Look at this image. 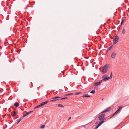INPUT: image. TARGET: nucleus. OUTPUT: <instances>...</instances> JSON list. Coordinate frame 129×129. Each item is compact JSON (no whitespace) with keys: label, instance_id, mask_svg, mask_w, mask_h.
Instances as JSON below:
<instances>
[{"label":"nucleus","instance_id":"nucleus-1","mask_svg":"<svg viewBox=\"0 0 129 129\" xmlns=\"http://www.w3.org/2000/svg\"><path fill=\"white\" fill-rule=\"evenodd\" d=\"M104 113L101 114L98 116L99 120L100 121H101L100 122L95 128V129H97L101 124L103 122H104V120L105 119Z\"/></svg>","mask_w":129,"mask_h":129},{"label":"nucleus","instance_id":"nucleus-2","mask_svg":"<svg viewBox=\"0 0 129 129\" xmlns=\"http://www.w3.org/2000/svg\"><path fill=\"white\" fill-rule=\"evenodd\" d=\"M108 65H105L103 67L102 71V74H105L107 72L108 70Z\"/></svg>","mask_w":129,"mask_h":129},{"label":"nucleus","instance_id":"nucleus-3","mask_svg":"<svg viewBox=\"0 0 129 129\" xmlns=\"http://www.w3.org/2000/svg\"><path fill=\"white\" fill-rule=\"evenodd\" d=\"M119 40V37L118 36L116 35L115 37L114 38L113 41V44H115Z\"/></svg>","mask_w":129,"mask_h":129},{"label":"nucleus","instance_id":"nucleus-4","mask_svg":"<svg viewBox=\"0 0 129 129\" xmlns=\"http://www.w3.org/2000/svg\"><path fill=\"white\" fill-rule=\"evenodd\" d=\"M111 108L110 107H108L105 110H103L102 112H101V113H104L107 112H108L110 111H111Z\"/></svg>","mask_w":129,"mask_h":129},{"label":"nucleus","instance_id":"nucleus-5","mask_svg":"<svg viewBox=\"0 0 129 129\" xmlns=\"http://www.w3.org/2000/svg\"><path fill=\"white\" fill-rule=\"evenodd\" d=\"M116 53L114 52H113L111 54V57L113 59H114L116 55Z\"/></svg>","mask_w":129,"mask_h":129},{"label":"nucleus","instance_id":"nucleus-6","mask_svg":"<svg viewBox=\"0 0 129 129\" xmlns=\"http://www.w3.org/2000/svg\"><path fill=\"white\" fill-rule=\"evenodd\" d=\"M60 97L59 96H56L55 97H53L52 98L53 100H50V101L53 102L55 101L56 100V99L58 98H59Z\"/></svg>","mask_w":129,"mask_h":129},{"label":"nucleus","instance_id":"nucleus-7","mask_svg":"<svg viewBox=\"0 0 129 129\" xmlns=\"http://www.w3.org/2000/svg\"><path fill=\"white\" fill-rule=\"evenodd\" d=\"M102 80H100L99 81L95 83L94 84V85L95 86H97L99 85L102 82Z\"/></svg>","mask_w":129,"mask_h":129},{"label":"nucleus","instance_id":"nucleus-8","mask_svg":"<svg viewBox=\"0 0 129 129\" xmlns=\"http://www.w3.org/2000/svg\"><path fill=\"white\" fill-rule=\"evenodd\" d=\"M119 107V108L114 113L115 115L120 111L121 109L122 108V107Z\"/></svg>","mask_w":129,"mask_h":129},{"label":"nucleus","instance_id":"nucleus-9","mask_svg":"<svg viewBox=\"0 0 129 129\" xmlns=\"http://www.w3.org/2000/svg\"><path fill=\"white\" fill-rule=\"evenodd\" d=\"M49 102V101L48 100L46 101L43 102L42 103H41L42 106H43V105H44L45 104Z\"/></svg>","mask_w":129,"mask_h":129},{"label":"nucleus","instance_id":"nucleus-10","mask_svg":"<svg viewBox=\"0 0 129 129\" xmlns=\"http://www.w3.org/2000/svg\"><path fill=\"white\" fill-rule=\"evenodd\" d=\"M33 111H30L28 112H27V113L26 114H24V115L23 116V117H24L26 116L27 115H28L29 114H30L31 113H32Z\"/></svg>","mask_w":129,"mask_h":129},{"label":"nucleus","instance_id":"nucleus-11","mask_svg":"<svg viewBox=\"0 0 129 129\" xmlns=\"http://www.w3.org/2000/svg\"><path fill=\"white\" fill-rule=\"evenodd\" d=\"M11 114L12 116L14 117L16 115V112L15 111H13L11 112Z\"/></svg>","mask_w":129,"mask_h":129},{"label":"nucleus","instance_id":"nucleus-12","mask_svg":"<svg viewBox=\"0 0 129 129\" xmlns=\"http://www.w3.org/2000/svg\"><path fill=\"white\" fill-rule=\"evenodd\" d=\"M110 79V78L109 77H105V78H104L103 77H102V80H103L104 81H106L107 80H108Z\"/></svg>","mask_w":129,"mask_h":129},{"label":"nucleus","instance_id":"nucleus-13","mask_svg":"<svg viewBox=\"0 0 129 129\" xmlns=\"http://www.w3.org/2000/svg\"><path fill=\"white\" fill-rule=\"evenodd\" d=\"M14 106L16 107H18L19 106V104L17 102H15L14 104Z\"/></svg>","mask_w":129,"mask_h":129},{"label":"nucleus","instance_id":"nucleus-14","mask_svg":"<svg viewBox=\"0 0 129 129\" xmlns=\"http://www.w3.org/2000/svg\"><path fill=\"white\" fill-rule=\"evenodd\" d=\"M83 97H90V96L89 95H88L87 94H86L83 95L82 96Z\"/></svg>","mask_w":129,"mask_h":129},{"label":"nucleus","instance_id":"nucleus-15","mask_svg":"<svg viewBox=\"0 0 129 129\" xmlns=\"http://www.w3.org/2000/svg\"><path fill=\"white\" fill-rule=\"evenodd\" d=\"M125 29H124V28H123L122 30V33L123 34H124L125 33Z\"/></svg>","mask_w":129,"mask_h":129},{"label":"nucleus","instance_id":"nucleus-16","mask_svg":"<svg viewBox=\"0 0 129 129\" xmlns=\"http://www.w3.org/2000/svg\"><path fill=\"white\" fill-rule=\"evenodd\" d=\"M74 94L73 93H69V94H66L64 95V96H69L71 95H72Z\"/></svg>","mask_w":129,"mask_h":129},{"label":"nucleus","instance_id":"nucleus-17","mask_svg":"<svg viewBox=\"0 0 129 129\" xmlns=\"http://www.w3.org/2000/svg\"><path fill=\"white\" fill-rule=\"evenodd\" d=\"M57 105H58V106L60 107H61L63 108L64 107V106L60 104H58Z\"/></svg>","mask_w":129,"mask_h":129},{"label":"nucleus","instance_id":"nucleus-18","mask_svg":"<svg viewBox=\"0 0 129 129\" xmlns=\"http://www.w3.org/2000/svg\"><path fill=\"white\" fill-rule=\"evenodd\" d=\"M112 45H111V46H110L109 48H108L107 49V50L108 51H109L112 48Z\"/></svg>","mask_w":129,"mask_h":129},{"label":"nucleus","instance_id":"nucleus-19","mask_svg":"<svg viewBox=\"0 0 129 129\" xmlns=\"http://www.w3.org/2000/svg\"><path fill=\"white\" fill-rule=\"evenodd\" d=\"M90 93L92 94H94L95 93V91L94 90H93L91 91Z\"/></svg>","mask_w":129,"mask_h":129},{"label":"nucleus","instance_id":"nucleus-20","mask_svg":"<svg viewBox=\"0 0 129 129\" xmlns=\"http://www.w3.org/2000/svg\"><path fill=\"white\" fill-rule=\"evenodd\" d=\"M45 126L44 125L41 126L40 127V128L42 129H43L45 127Z\"/></svg>","mask_w":129,"mask_h":129},{"label":"nucleus","instance_id":"nucleus-21","mask_svg":"<svg viewBox=\"0 0 129 129\" xmlns=\"http://www.w3.org/2000/svg\"><path fill=\"white\" fill-rule=\"evenodd\" d=\"M68 99V98H67V97H64V98H62L61 99V100H64V99Z\"/></svg>","mask_w":129,"mask_h":129},{"label":"nucleus","instance_id":"nucleus-22","mask_svg":"<svg viewBox=\"0 0 129 129\" xmlns=\"http://www.w3.org/2000/svg\"><path fill=\"white\" fill-rule=\"evenodd\" d=\"M23 117H22L20 118L19 120H19L20 121H21L23 119Z\"/></svg>","mask_w":129,"mask_h":129},{"label":"nucleus","instance_id":"nucleus-23","mask_svg":"<svg viewBox=\"0 0 129 129\" xmlns=\"http://www.w3.org/2000/svg\"><path fill=\"white\" fill-rule=\"evenodd\" d=\"M81 93V92H77V93H75L74 94L75 95H78V94H79L80 93Z\"/></svg>","mask_w":129,"mask_h":129},{"label":"nucleus","instance_id":"nucleus-24","mask_svg":"<svg viewBox=\"0 0 129 129\" xmlns=\"http://www.w3.org/2000/svg\"><path fill=\"white\" fill-rule=\"evenodd\" d=\"M36 106L37 108H38L40 107H41L42 106V105H41V104H40V105H38Z\"/></svg>","mask_w":129,"mask_h":129},{"label":"nucleus","instance_id":"nucleus-25","mask_svg":"<svg viewBox=\"0 0 129 129\" xmlns=\"http://www.w3.org/2000/svg\"><path fill=\"white\" fill-rule=\"evenodd\" d=\"M124 20H122L120 23V25H122L124 21Z\"/></svg>","mask_w":129,"mask_h":129},{"label":"nucleus","instance_id":"nucleus-26","mask_svg":"<svg viewBox=\"0 0 129 129\" xmlns=\"http://www.w3.org/2000/svg\"><path fill=\"white\" fill-rule=\"evenodd\" d=\"M115 114L114 113L111 116L110 118H112V117H113Z\"/></svg>","mask_w":129,"mask_h":129},{"label":"nucleus","instance_id":"nucleus-27","mask_svg":"<svg viewBox=\"0 0 129 129\" xmlns=\"http://www.w3.org/2000/svg\"><path fill=\"white\" fill-rule=\"evenodd\" d=\"M112 73H111V74L110 75V77H109V78H112Z\"/></svg>","mask_w":129,"mask_h":129},{"label":"nucleus","instance_id":"nucleus-28","mask_svg":"<svg viewBox=\"0 0 129 129\" xmlns=\"http://www.w3.org/2000/svg\"><path fill=\"white\" fill-rule=\"evenodd\" d=\"M71 118V117H70L69 118V119H68V121H69L70 119Z\"/></svg>","mask_w":129,"mask_h":129},{"label":"nucleus","instance_id":"nucleus-29","mask_svg":"<svg viewBox=\"0 0 129 129\" xmlns=\"http://www.w3.org/2000/svg\"><path fill=\"white\" fill-rule=\"evenodd\" d=\"M20 121L19 120H18V121L17 122V124H18Z\"/></svg>","mask_w":129,"mask_h":129},{"label":"nucleus","instance_id":"nucleus-30","mask_svg":"<svg viewBox=\"0 0 129 129\" xmlns=\"http://www.w3.org/2000/svg\"><path fill=\"white\" fill-rule=\"evenodd\" d=\"M37 108V107H36V106L35 107H34V109H35Z\"/></svg>","mask_w":129,"mask_h":129},{"label":"nucleus","instance_id":"nucleus-31","mask_svg":"<svg viewBox=\"0 0 129 129\" xmlns=\"http://www.w3.org/2000/svg\"><path fill=\"white\" fill-rule=\"evenodd\" d=\"M103 99H102V101H103Z\"/></svg>","mask_w":129,"mask_h":129},{"label":"nucleus","instance_id":"nucleus-32","mask_svg":"<svg viewBox=\"0 0 129 129\" xmlns=\"http://www.w3.org/2000/svg\"><path fill=\"white\" fill-rule=\"evenodd\" d=\"M97 123V122H96L95 124H96Z\"/></svg>","mask_w":129,"mask_h":129}]
</instances>
